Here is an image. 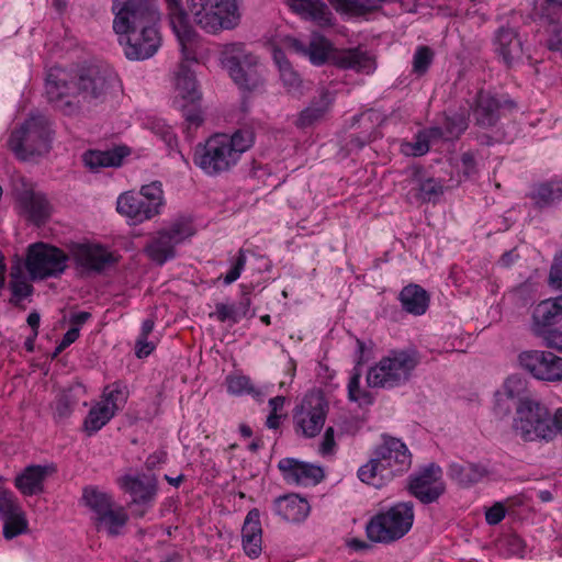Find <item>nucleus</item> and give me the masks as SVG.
Returning <instances> with one entry per match:
<instances>
[{
  "label": "nucleus",
  "instance_id": "1",
  "mask_svg": "<svg viewBox=\"0 0 562 562\" xmlns=\"http://www.w3.org/2000/svg\"><path fill=\"white\" fill-rule=\"evenodd\" d=\"M116 82V75L108 68L90 66L72 72L54 66L46 74L45 97L55 111L77 117L103 103Z\"/></svg>",
  "mask_w": 562,
  "mask_h": 562
},
{
  "label": "nucleus",
  "instance_id": "2",
  "mask_svg": "<svg viewBox=\"0 0 562 562\" xmlns=\"http://www.w3.org/2000/svg\"><path fill=\"white\" fill-rule=\"evenodd\" d=\"M170 25L181 46L183 58L196 60L193 52L195 31L190 24L191 15L195 25L210 34L234 29L239 21L238 0H187L188 11L182 0H165Z\"/></svg>",
  "mask_w": 562,
  "mask_h": 562
},
{
  "label": "nucleus",
  "instance_id": "3",
  "mask_svg": "<svg viewBox=\"0 0 562 562\" xmlns=\"http://www.w3.org/2000/svg\"><path fill=\"white\" fill-rule=\"evenodd\" d=\"M113 30L125 35L124 53L128 59L143 60L151 57L160 46L156 27L159 12L156 0H113Z\"/></svg>",
  "mask_w": 562,
  "mask_h": 562
},
{
  "label": "nucleus",
  "instance_id": "4",
  "mask_svg": "<svg viewBox=\"0 0 562 562\" xmlns=\"http://www.w3.org/2000/svg\"><path fill=\"white\" fill-rule=\"evenodd\" d=\"M291 48L307 56L313 65L321 66L330 59L331 64L341 69H352L358 72L370 74L375 69L374 59L361 48L334 50L331 42L321 33L311 35L308 45L296 38L290 40Z\"/></svg>",
  "mask_w": 562,
  "mask_h": 562
},
{
  "label": "nucleus",
  "instance_id": "5",
  "mask_svg": "<svg viewBox=\"0 0 562 562\" xmlns=\"http://www.w3.org/2000/svg\"><path fill=\"white\" fill-rule=\"evenodd\" d=\"M420 362L416 349L391 350L369 369L367 383L370 387L393 389L408 382Z\"/></svg>",
  "mask_w": 562,
  "mask_h": 562
},
{
  "label": "nucleus",
  "instance_id": "6",
  "mask_svg": "<svg viewBox=\"0 0 562 562\" xmlns=\"http://www.w3.org/2000/svg\"><path fill=\"white\" fill-rule=\"evenodd\" d=\"M52 130L49 120L43 114H32L20 127L13 130L8 139L10 150L20 160L43 156L50 149Z\"/></svg>",
  "mask_w": 562,
  "mask_h": 562
},
{
  "label": "nucleus",
  "instance_id": "7",
  "mask_svg": "<svg viewBox=\"0 0 562 562\" xmlns=\"http://www.w3.org/2000/svg\"><path fill=\"white\" fill-rule=\"evenodd\" d=\"M513 427L525 441L551 440L555 436L550 411L546 405L530 397L519 398Z\"/></svg>",
  "mask_w": 562,
  "mask_h": 562
},
{
  "label": "nucleus",
  "instance_id": "8",
  "mask_svg": "<svg viewBox=\"0 0 562 562\" xmlns=\"http://www.w3.org/2000/svg\"><path fill=\"white\" fill-rule=\"evenodd\" d=\"M413 521V504L397 503L373 516L367 524L366 532L373 542L391 543L403 538L411 530Z\"/></svg>",
  "mask_w": 562,
  "mask_h": 562
},
{
  "label": "nucleus",
  "instance_id": "9",
  "mask_svg": "<svg viewBox=\"0 0 562 562\" xmlns=\"http://www.w3.org/2000/svg\"><path fill=\"white\" fill-rule=\"evenodd\" d=\"M164 205V191L159 181L140 188L138 193L125 192L116 202L117 212L130 218L133 224H140L160 213Z\"/></svg>",
  "mask_w": 562,
  "mask_h": 562
},
{
  "label": "nucleus",
  "instance_id": "10",
  "mask_svg": "<svg viewBox=\"0 0 562 562\" xmlns=\"http://www.w3.org/2000/svg\"><path fill=\"white\" fill-rule=\"evenodd\" d=\"M69 256L60 248L36 243L27 248L25 267L33 280L60 277L68 267Z\"/></svg>",
  "mask_w": 562,
  "mask_h": 562
},
{
  "label": "nucleus",
  "instance_id": "11",
  "mask_svg": "<svg viewBox=\"0 0 562 562\" xmlns=\"http://www.w3.org/2000/svg\"><path fill=\"white\" fill-rule=\"evenodd\" d=\"M228 146L226 134H215L204 144L194 148L193 162L209 176L228 171L237 164V159Z\"/></svg>",
  "mask_w": 562,
  "mask_h": 562
},
{
  "label": "nucleus",
  "instance_id": "12",
  "mask_svg": "<svg viewBox=\"0 0 562 562\" xmlns=\"http://www.w3.org/2000/svg\"><path fill=\"white\" fill-rule=\"evenodd\" d=\"M562 319V295L540 302L532 314L531 330L544 346L562 352V331L555 325Z\"/></svg>",
  "mask_w": 562,
  "mask_h": 562
},
{
  "label": "nucleus",
  "instance_id": "13",
  "mask_svg": "<svg viewBox=\"0 0 562 562\" xmlns=\"http://www.w3.org/2000/svg\"><path fill=\"white\" fill-rule=\"evenodd\" d=\"M194 234L189 220L178 218L168 228L159 231L150 238L145 247V252L157 265H164L176 256V245Z\"/></svg>",
  "mask_w": 562,
  "mask_h": 562
},
{
  "label": "nucleus",
  "instance_id": "14",
  "mask_svg": "<svg viewBox=\"0 0 562 562\" xmlns=\"http://www.w3.org/2000/svg\"><path fill=\"white\" fill-rule=\"evenodd\" d=\"M519 366L532 378L544 382H562V357L546 350H526L518 355Z\"/></svg>",
  "mask_w": 562,
  "mask_h": 562
},
{
  "label": "nucleus",
  "instance_id": "15",
  "mask_svg": "<svg viewBox=\"0 0 562 562\" xmlns=\"http://www.w3.org/2000/svg\"><path fill=\"white\" fill-rule=\"evenodd\" d=\"M408 492L423 504L435 503L446 491L442 469L430 463L408 477Z\"/></svg>",
  "mask_w": 562,
  "mask_h": 562
},
{
  "label": "nucleus",
  "instance_id": "16",
  "mask_svg": "<svg viewBox=\"0 0 562 562\" xmlns=\"http://www.w3.org/2000/svg\"><path fill=\"white\" fill-rule=\"evenodd\" d=\"M374 461L392 472V477L407 472L412 465V453L400 439L382 435V441L373 450Z\"/></svg>",
  "mask_w": 562,
  "mask_h": 562
},
{
  "label": "nucleus",
  "instance_id": "17",
  "mask_svg": "<svg viewBox=\"0 0 562 562\" xmlns=\"http://www.w3.org/2000/svg\"><path fill=\"white\" fill-rule=\"evenodd\" d=\"M326 415L327 404L322 397L304 400L293 416L296 432L301 431L306 438L315 437L324 427Z\"/></svg>",
  "mask_w": 562,
  "mask_h": 562
},
{
  "label": "nucleus",
  "instance_id": "18",
  "mask_svg": "<svg viewBox=\"0 0 562 562\" xmlns=\"http://www.w3.org/2000/svg\"><path fill=\"white\" fill-rule=\"evenodd\" d=\"M76 266L87 273H102L116 262V258L97 244H75L70 250Z\"/></svg>",
  "mask_w": 562,
  "mask_h": 562
},
{
  "label": "nucleus",
  "instance_id": "19",
  "mask_svg": "<svg viewBox=\"0 0 562 562\" xmlns=\"http://www.w3.org/2000/svg\"><path fill=\"white\" fill-rule=\"evenodd\" d=\"M278 469L285 482L303 486L316 485L325 476L323 468L294 458L281 459Z\"/></svg>",
  "mask_w": 562,
  "mask_h": 562
},
{
  "label": "nucleus",
  "instance_id": "20",
  "mask_svg": "<svg viewBox=\"0 0 562 562\" xmlns=\"http://www.w3.org/2000/svg\"><path fill=\"white\" fill-rule=\"evenodd\" d=\"M54 465L32 464L15 476V487L25 496H33L44 492L45 480L54 474Z\"/></svg>",
  "mask_w": 562,
  "mask_h": 562
},
{
  "label": "nucleus",
  "instance_id": "21",
  "mask_svg": "<svg viewBox=\"0 0 562 562\" xmlns=\"http://www.w3.org/2000/svg\"><path fill=\"white\" fill-rule=\"evenodd\" d=\"M334 103V94L326 88H321L318 97L303 109L295 120V126L304 130L319 123L325 119Z\"/></svg>",
  "mask_w": 562,
  "mask_h": 562
},
{
  "label": "nucleus",
  "instance_id": "22",
  "mask_svg": "<svg viewBox=\"0 0 562 562\" xmlns=\"http://www.w3.org/2000/svg\"><path fill=\"white\" fill-rule=\"evenodd\" d=\"M273 510L283 520L292 524L302 522L311 512L307 499L297 494H286L273 501Z\"/></svg>",
  "mask_w": 562,
  "mask_h": 562
},
{
  "label": "nucleus",
  "instance_id": "23",
  "mask_svg": "<svg viewBox=\"0 0 562 562\" xmlns=\"http://www.w3.org/2000/svg\"><path fill=\"white\" fill-rule=\"evenodd\" d=\"M494 44L496 53L508 67L522 56V43L518 33L512 27H499L495 34Z\"/></svg>",
  "mask_w": 562,
  "mask_h": 562
},
{
  "label": "nucleus",
  "instance_id": "24",
  "mask_svg": "<svg viewBox=\"0 0 562 562\" xmlns=\"http://www.w3.org/2000/svg\"><path fill=\"white\" fill-rule=\"evenodd\" d=\"M97 531H104L109 537H119L128 521V514L123 506L112 505L99 517H91Z\"/></svg>",
  "mask_w": 562,
  "mask_h": 562
},
{
  "label": "nucleus",
  "instance_id": "25",
  "mask_svg": "<svg viewBox=\"0 0 562 562\" xmlns=\"http://www.w3.org/2000/svg\"><path fill=\"white\" fill-rule=\"evenodd\" d=\"M117 484L133 497L135 504H148L157 493L154 477L144 481L140 476L124 475L117 479Z\"/></svg>",
  "mask_w": 562,
  "mask_h": 562
},
{
  "label": "nucleus",
  "instance_id": "26",
  "mask_svg": "<svg viewBox=\"0 0 562 562\" xmlns=\"http://www.w3.org/2000/svg\"><path fill=\"white\" fill-rule=\"evenodd\" d=\"M228 74L239 89L248 92L259 91L265 85L262 69L258 59L250 65L244 64L240 67L232 68Z\"/></svg>",
  "mask_w": 562,
  "mask_h": 562
},
{
  "label": "nucleus",
  "instance_id": "27",
  "mask_svg": "<svg viewBox=\"0 0 562 562\" xmlns=\"http://www.w3.org/2000/svg\"><path fill=\"white\" fill-rule=\"evenodd\" d=\"M488 474L481 463L453 462L448 467V476L461 487H470Z\"/></svg>",
  "mask_w": 562,
  "mask_h": 562
},
{
  "label": "nucleus",
  "instance_id": "28",
  "mask_svg": "<svg viewBox=\"0 0 562 562\" xmlns=\"http://www.w3.org/2000/svg\"><path fill=\"white\" fill-rule=\"evenodd\" d=\"M18 200L30 220L36 224L43 223L50 214V204L43 193L24 189L18 194Z\"/></svg>",
  "mask_w": 562,
  "mask_h": 562
},
{
  "label": "nucleus",
  "instance_id": "29",
  "mask_svg": "<svg viewBox=\"0 0 562 562\" xmlns=\"http://www.w3.org/2000/svg\"><path fill=\"white\" fill-rule=\"evenodd\" d=\"M288 3L295 13L318 25H331L333 14L322 0H288Z\"/></svg>",
  "mask_w": 562,
  "mask_h": 562
},
{
  "label": "nucleus",
  "instance_id": "30",
  "mask_svg": "<svg viewBox=\"0 0 562 562\" xmlns=\"http://www.w3.org/2000/svg\"><path fill=\"white\" fill-rule=\"evenodd\" d=\"M501 103L490 92L480 91L476 97L473 115L476 124L487 128L496 124L499 119Z\"/></svg>",
  "mask_w": 562,
  "mask_h": 562
},
{
  "label": "nucleus",
  "instance_id": "31",
  "mask_svg": "<svg viewBox=\"0 0 562 562\" xmlns=\"http://www.w3.org/2000/svg\"><path fill=\"white\" fill-rule=\"evenodd\" d=\"M528 196L537 209L554 205L562 200V179H552L533 184Z\"/></svg>",
  "mask_w": 562,
  "mask_h": 562
},
{
  "label": "nucleus",
  "instance_id": "32",
  "mask_svg": "<svg viewBox=\"0 0 562 562\" xmlns=\"http://www.w3.org/2000/svg\"><path fill=\"white\" fill-rule=\"evenodd\" d=\"M128 154V148L124 146L103 151L90 150L83 155V161L85 165L91 170H99L100 168L108 167H119Z\"/></svg>",
  "mask_w": 562,
  "mask_h": 562
},
{
  "label": "nucleus",
  "instance_id": "33",
  "mask_svg": "<svg viewBox=\"0 0 562 562\" xmlns=\"http://www.w3.org/2000/svg\"><path fill=\"white\" fill-rule=\"evenodd\" d=\"M398 299L403 310L416 316L423 315L429 305L428 293L417 284H408L404 286Z\"/></svg>",
  "mask_w": 562,
  "mask_h": 562
},
{
  "label": "nucleus",
  "instance_id": "34",
  "mask_svg": "<svg viewBox=\"0 0 562 562\" xmlns=\"http://www.w3.org/2000/svg\"><path fill=\"white\" fill-rule=\"evenodd\" d=\"M358 477L361 482L381 488L386 482L391 481L392 472L380 465V461H374V456L358 470Z\"/></svg>",
  "mask_w": 562,
  "mask_h": 562
},
{
  "label": "nucleus",
  "instance_id": "35",
  "mask_svg": "<svg viewBox=\"0 0 562 562\" xmlns=\"http://www.w3.org/2000/svg\"><path fill=\"white\" fill-rule=\"evenodd\" d=\"M81 503L93 513L92 517H99L115 504L111 495L92 485L83 487Z\"/></svg>",
  "mask_w": 562,
  "mask_h": 562
},
{
  "label": "nucleus",
  "instance_id": "36",
  "mask_svg": "<svg viewBox=\"0 0 562 562\" xmlns=\"http://www.w3.org/2000/svg\"><path fill=\"white\" fill-rule=\"evenodd\" d=\"M257 59L255 55L246 52L243 43L226 44L222 50V64L227 71L244 64L250 65Z\"/></svg>",
  "mask_w": 562,
  "mask_h": 562
},
{
  "label": "nucleus",
  "instance_id": "37",
  "mask_svg": "<svg viewBox=\"0 0 562 562\" xmlns=\"http://www.w3.org/2000/svg\"><path fill=\"white\" fill-rule=\"evenodd\" d=\"M176 89L179 95L191 103L200 100L201 93L198 90V85L193 71L187 66L181 65L176 76Z\"/></svg>",
  "mask_w": 562,
  "mask_h": 562
},
{
  "label": "nucleus",
  "instance_id": "38",
  "mask_svg": "<svg viewBox=\"0 0 562 562\" xmlns=\"http://www.w3.org/2000/svg\"><path fill=\"white\" fill-rule=\"evenodd\" d=\"M228 146L232 147L234 157L239 160L243 153L247 151L255 143V132L246 126L238 128L231 136L226 134Z\"/></svg>",
  "mask_w": 562,
  "mask_h": 562
},
{
  "label": "nucleus",
  "instance_id": "39",
  "mask_svg": "<svg viewBox=\"0 0 562 562\" xmlns=\"http://www.w3.org/2000/svg\"><path fill=\"white\" fill-rule=\"evenodd\" d=\"M128 397V391L126 385L122 382L116 381L110 385H106L103 390V405H109L113 409V415L124 406Z\"/></svg>",
  "mask_w": 562,
  "mask_h": 562
},
{
  "label": "nucleus",
  "instance_id": "40",
  "mask_svg": "<svg viewBox=\"0 0 562 562\" xmlns=\"http://www.w3.org/2000/svg\"><path fill=\"white\" fill-rule=\"evenodd\" d=\"M2 519L4 520L3 537L7 540H11L29 531V521L22 507Z\"/></svg>",
  "mask_w": 562,
  "mask_h": 562
},
{
  "label": "nucleus",
  "instance_id": "41",
  "mask_svg": "<svg viewBox=\"0 0 562 562\" xmlns=\"http://www.w3.org/2000/svg\"><path fill=\"white\" fill-rule=\"evenodd\" d=\"M9 290L11 291L9 303L16 307H23L22 301L32 296L34 292V288L30 282H27L23 277L14 273H11Z\"/></svg>",
  "mask_w": 562,
  "mask_h": 562
},
{
  "label": "nucleus",
  "instance_id": "42",
  "mask_svg": "<svg viewBox=\"0 0 562 562\" xmlns=\"http://www.w3.org/2000/svg\"><path fill=\"white\" fill-rule=\"evenodd\" d=\"M113 409L110 408L109 405H103L99 403L97 406L92 407L85 419V428L90 434L98 431L101 429L112 417Z\"/></svg>",
  "mask_w": 562,
  "mask_h": 562
},
{
  "label": "nucleus",
  "instance_id": "43",
  "mask_svg": "<svg viewBox=\"0 0 562 562\" xmlns=\"http://www.w3.org/2000/svg\"><path fill=\"white\" fill-rule=\"evenodd\" d=\"M361 372L355 368L348 382V397L359 405H370L373 403V397L370 392L360 389Z\"/></svg>",
  "mask_w": 562,
  "mask_h": 562
},
{
  "label": "nucleus",
  "instance_id": "44",
  "mask_svg": "<svg viewBox=\"0 0 562 562\" xmlns=\"http://www.w3.org/2000/svg\"><path fill=\"white\" fill-rule=\"evenodd\" d=\"M155 322L153 318H146L142 324L140 334L135 344V355L137 358L149 356L155 349V345L148 341V336L153 331Z\"/></svg>",
  "mask_w": 562,
  "mask_h": 562
},
{
  "label": "nucleus",
  "instance_id": "45",
  "mask_svg": "<svg viewBox=\"0 0 562 562\" xmlns=\"http://www.w3.org/2000/svg\"><path fill=\"white\" fill-rule=\"evenodd\" d=\"M280 79L290 94L295 97L303 94V81L292 65H283L282 70H280Z\"/></svg>",
  "mask_w": 562,
  "mask_h": 562
},
{
  "label": "nucleus",
  "instance_id": "46",
  "mask_svg": "<svg viewBox=\"0 0 562 562\" xmlns=\"http://www.w3.org/2000/svg\"><path fill=\"white\" fill-rule=\"evenodd\" d=\"M435 53L426 45L418 46L413 56V72L417 76L425 75L434 61Z\"/></svg>",
  "mask_w": 562,
  "mask_h": 562
},
{
  "label": "nucleus",
  "instance_id": "47",
  "mask_svg": "<svg viewBox=\"0 0 562 562\" xmlns=\"http://www.w3.org/2000/svg\"><path fill=\"white\" fill-rule=\"evenodd\" d=\"M227 391L235 395H240L244 393L247 394H256V392L250 379L246 375H228L226 378Z\"/></svg>",
  "mask_w": 562,
  "mask_h": 562
},
{
  "label": "nucleus",
  "instance_id": "48",
  "mask_svg": "<svg viewBox=\"0 0 562 562\" xmlns=\"http://www.w3.org/2000/svg\"><path fill=\"white\" fill-rule=\"evenodd\" d=\"M443 193V184L435 178H427L419 183V195L424 201H432Z\"/></svg>",
  "mask_w": 562,
  "mask_h": 562
},
{
  "label": "nucleus",
  "instance_id": "49",
  "mask_svg": "<svg viewBox=\"0 0 562 562\" xmlns=\"http://www.w3.org/2000/svg\"><path fill=\"white\" fill-rule=\"evenodd\" d=\"M20 508L21 505L14 494L9 490L0 488V519L12 515Z\"/></svg>",
  "mask_w": 562,
  "mask_h": 562
},
{
  "label": "nucleus",
  "instance_id": "50",
  "mask_svg": "<svg viewBox=\"0 0 562 562\" xmlns=\"http://www.w3.org/2000/svg\"><path fill=\"white\" fill-rule=\"evenodd\" d=\"M525 390L526 381L521 376L516 374L510 375L504 384L505 395L510 400L520 397Z\"/></svg>",
  "mask_w": 562,
  "mask_h": 562
},
{
  "label": "nucleus",
  "instance_id": "51",
  "mask_svg": "<svg viewBox=\"0 0 562 562\" xmlns=\"http://www.w3.org/2000/svg\"><path fill=\"white\" fill-rule=\"evenodd\" d=\"M548 40L547 46L550 50H562V25L559 22L551 21L547 29Z\"/></svg>",
  "mask_w": 562,
  "mask_h": 562
},
{
  "label": "nucleus",
  "instance_id": "52",
  "mask_svg": "<svg viewBox=\"0 0 562 562\" xmlns=\"http://www.w3.org/2000/svg\"><path fill=\"white\" fill-rule=\"evenodd\" d=\"M241 542L245 553L250 558H257L261 552L262 535L241 533Z\"/></svg>",
  "mask_w": 562,
  "mask_h": 562
},
{
  "label": "nucleus",
  "instance_id": "53",
  "mask_svg": "<svg viewBox=\"0 0 562 562\" xmlns=\"http://www.w3.org/2000/svg\"><path fill=\"white\" fill-rule=\"evenodd\" d=\"M216 317V319L221 323H225L227 321L236 324L239 321L238 312L234 305H227L224 303H217L215 306V312L210 314V317Z\"/></svg>",
  "mask_w": 562,
  "mask_h": 562
},
{
  "label": "nucleus",
  "instance_id": "54",
  "mask_svg": "<svg viewBox=\"0 0 562 562\" xmlns=\"http://www.w3.org/2000/svg\"><path fill=\"white\" fill-rule=\"evenodd\" d=\"M241 533L262 535L260 512L258 508L250 509L246 515Z\"/></svg>",
  "mask_w": 562,
  "mask_h": 562
},
{
  "label": "nucleus",
  "instance_id": "55",
  "mask_svg": "<svg viewBox=\"0 0 562 562\" xmlns=\"http://www.w3.org/2000/svg\"><path fill=\"white\" fill-rule=\"evenodd\" d=\"M468 127V123L462 115L448 117L445 123L446 138L459 137Z\"/></svg>",
  "mask_w": 562,
  "mask_h": 562
},
{
  "label": "nucleus",
  "instance_id": "56",
  "mask_svg": "<svg viewBox=\"0 0 562 562\" xmlns=\"http://www.w3.org/2000/svg\"><path fill=\"white\" fill-rule=\"evenodd\" d=\"M75 405L76 402L74 401L71 395L69 393L64 392L56 400L55 414L59 418L68 417L71 414Z\"/></svg>",
  "mask_w": 562,
  "mask_h": 562
},
{
  "label": "nucleus",
  "instance_id": "57",
  "mask_svg": "<svg viewBox=\"0 0 562 562\" xmlns=\"http://www.w3.org/2000/svg\"><path fill=\"white\" fill-rule=\"evenodd\" d=\"M246 265V254L244 249H240L238 251V256L235 259V262L233 263V267L231 270L226 273L224 277V283L226 285L232 284L235 282L241 274V271L244 270Z\"/></svg>",
  "mask_w": 562,
  "mask_h": 562
},
{
  "label": "nucleus",
  "instance_id": "58",
  "mask_svg": "<svg viewBox=\"0 0 562 562\" xmlns=\"http://www.w3.org/2000/svg\"><path fill=\"white\" fill-rule=\"evenodd\" d=\"M549 283L552 288L562 290V250L554 257L550 269Z\"/></svg>",
  "mask_w": 562,
  "mask_h": 562
},
{
  "label": "nucleus",
  "instance_id": "59",
  "mask_svg": "<svg viewBox=\"0 0 562 562\" xmlns=\"http://www.w3.org/2000/svg\"><path fill=\"white\" fill-rule=\"evenodd\" d=\"M411 147V154L413 156H423L429 150V142L427 133H418L416 135L415 142L408 144Z\"/></svg>",
  "mask_w": 562,
  "mask_h": 562
},
{
  "label": "nucleus",
  "instance_id": "60",
  "mask_svg": "<svg viewBox=\"0 0 562 562\" xmlns=\"http://www.w3.org/2000/svg\"><path fill=\"white\" fill-rule=\"evenodd\" d=\"M334 434H335V431H334L333 427H328L325 430L323 440L319 446V452L322 456H330L334 453V450L336 447Z\"/></svg>",
  "mask_w": 562,
  "mask_h": 562
},
{
  "label": "nucleus",
  "instance_id": "61",
  "mask_svg": "<svg viewBox=\"0 0 562 562\" xmlns=\"http://www.w3.org/2000/svg\"><path fill=\"white\" fill-rule=\"evenodd\" d=\"M505 517V507L501 503H496L485 513V519L488 525H497Z\"/></svg>",
  "mask_w": 562,
  "mask_h": 562
},
{
  "label": "nucleus",
  "instance_id": "62",
  "mask_svg": "<svg viewBox=\"0 0 562 562\" xmlns=\"http://www.w3.org/2000/svg\"><path fill=\"white\" fill-rule=\"evenodd\" d=\"M461 169L467 178H470L476 172V162L474 154L471 151L463 153L461 156Z\"/></svg>",
  "mask_w": 562,
  "mask_h": 562
},
{
  "label": "nucleus",
  "instance_id": "63",
  "mask_svg": "<svg viewBox=\"0 0 562 562\" xmlns=\"http://www.w3.org/2000/svg\"><path fill=\"white\" fill-rule=\"evenodd\" d=\"M337 12L352 14V9L359 8L356 0H328Z\"/></svg>",
  "mask_w": 562,
  "mask_h": 562
},
{
  "label": "nucleus",
  "instance_id": "64",
  "mask_svg": "<svg viewBox=\"0 0 562 562\" xmlns=\"http://www.w3.org/2000/svg\"><path fill=\"white\" fill-rule=\"evenodd\" d=\"M166 459H167V452L166 451H162V450L155 451L154 453H151L147 458L145 464H146L147 469L153 470L157 465L164 463L166 461Z\"/></svg>",
  "mask_w": 562,
  "mask_h": 562
}]
</instances>
